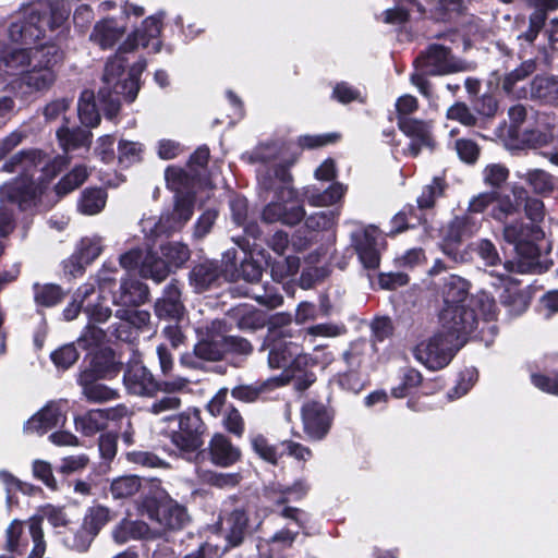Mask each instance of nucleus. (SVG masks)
Listing matches in <instances>:
<instances>
[{"instance_id": "obj_1", "label": "nucleus", "mask_w": 558, "mask_h": 558, "mask_svg": "<svg viewBox=\"0 0 558 558\" xmlns=\"http://www.w3.org/2000/svg\"><path fill=\"white\" fill-rule=\"evenodd\" d=\"M69 11L65 0H27L13 15L9 37L24 48L12 50L4 63L21 71L22 95L48 88L56 78L54 65L61 60L56 43L66 38Z\"/></svg>"}, {"instance_id": "obj_2", "label": "nucleus", "mask_w": 558, "mask_h": 558, "mask_svg": "<svg viewBox=\"0 0 558 558\" xmlns=\"http://www.w3.org/2000/svg\"><path fill=\"white\" fill-rule=\"evenodd\" d=\"M44 158L41 150L29 148L20 150L2 165V171L19 172L20 177L0 186L1 203H14L21 209L31 207L43 192L44 182L53 179L68 165L66 157H56L45 165Z\"/></svg>"}, {"instance_id": "obj_3", "label": "nucleus", "mask_w": 558, "mask_h": 558, "mask_svg": "<svg viewBox=\"0 0 558 558\" xmlns=\"http://www.w3.org/2000/svg\"><path fill=\"white\" fill-rule=\"evenodd\" d=\"M414 68L410 81L423 96L429 98L432 96V84L426 76L466 72L472 70V64L454 57L449 48L432 44L414 60Z\"/></svg>"}, {"instance_id": "obj_4", "label": "nucleus", "mask_w": 558, "mask_h": 558, "mask_svg": "<svg viewBox=\"0 0 558 558\" xmlns=\"http://www.w3.org/2000/svg\"><path fill=\"white\" fill-rule=\"evenodd\" d=\"M542 235L539 228L534 225L513 221L504 226L502 239L506 243L513 245L515 257L502 264L505 274L498 275L500 279L511 272L535 271L539 258V248L535 241L539 240Z\"/></svg>"}, {"instance_id": "obj_5", "label": "nucleus", "mask_w": 558, "mask_h": 558, "mask_svg": "<svg viewBox=\"0 0 558 558\" xmlns=\"http://www.w3.org/2000/svg\"><path fill=\"white\" fill-rule=\"evenodd\" d=\"M138 511L155 522L160 533L182 530L190 522L186 508L161 488H156L143 496L138 504Z\"/></svg>"}, {"instance_id": "obj_6", "label": "nucleus", "mask_w": 558, "mask_h": 558, "mask_svg": "<svg viewBox=\"0 0 558 558\" xmlns=\"http://www.w3.org/2000/svg\"><path fill=\"white\" fill-rule=\"evenodd\" d=\"M136 36L137 34L128 36L119 47L116 56L106 63L102 75L104 85L98 94L104 105L105 116L108 119H113L120 110V96H123V94H117L114 85H117V83H124L121 76L124 73L126 60L122 54L134 51L138 47Z\"/></svg>"}, {"instance_id": "obj_7", "label": "nucleus", "mask_w": 558, "mask_h": 558, "mask_svg": "<svg viewBox=\"0 0 558 558\" xmlns=\"http://www.w3.org/2000/svg\"><path fill=\"white\" fill-rule=\"evenodd\" d=\"M460 348L459 342H454V336L438 329L414 348V356L427 368L437 371L448 365Z\"/></svg>"}, {"instance_id": "obj_8", "label": "nucleus", "mask_w": 558, "mask_h": 558, "mask_svg": "<svg viewBox=\"0 0 558 558\" xmlns=\"http://www.w3.org/2000/svg\"><path fill=\"white\" fill-rule=\"evenodd\" d=\"M439 319V329L446 335L454 336V342H459L460 347L464 344L465 336L471 333L477 325L474 311L464 305L445 306Z\"/></svg>"}, {"instance_id": "obj_9", "label": "nucleus", "mask_w": 558, "mask_h": 558, "mask_svg": "<svg viewBox=\"0 0 558 558\" xmlns=\"http://www.w3.org/2000/svg\"><path fill=\"white\" fill-rule=\"evenodd\" d=\"M68 412L66 400L52 401L34 414L26 422L24 429L27 433L43 435L49 430L62 428L66 424Z\"/></svg>"}, {"instance_id": "obj_10", "label": "nucleus", "mask_w": 558, "mask_h": 558, "mask_svg": "<svg viewBox=\"0 0 558 558\" xmlns=\"http://www.w3.org/2000/svg\"><path fill=\"white\" fill-rule=\"evenodd\" d=\"M227 326L222 320L215 319L206 328L203 338L195 344V354L203 361L216 362L226 354Z\"/></svg>"}, {"instance_id": "obj_11", "label": "nucleus", "mask_w": 558, "mask_h": 558, "mask_svg": "<svg viewBox=\"0 0 558 558\" xmlns=\"http://www.w3.org/2000/svg\"><path fill=\"white\" fill-rule=\"evenodd\" d=\"M294 195H296L294 193ZM305 217L304 207L295 202V196L288 198H276L267 204L262 211V220L266 223L280 222L293 227Z\"/></svg>"}, {"instance_id": "obj_12", "label": "nucleus", "mask_w": 558, "mask_h": 558, "mask_svg": "<svg viewBox=\"0 0 558 558\" xmlns=\"http://www.w3.org/2000/svg\"><path fill=\"white\" fill-rule=\"evenodd\" d=\"M355 251L365 268L376 269L380 262L383 236L379 230L373 226L354 232L352 235Z\"/></svg>"}, {"instance_id": "obj_13", "label": "nucleus", "mask_w": 558, "mask_h": 558, "mask_svg": "<svg viewBox=\"0 0 558 558\" xmlns=\"http://www.w3.org/2000/svg\"><path fill=\"white\" fill-rule=\"evenodd\" d=\"M291 175L287 166L276 163L263 166L258 169V186L260 191L275 192L276 198H291L294 196V189L290 186Z\"/></svg>"}, {"instance_id": "obj_14", "label": "nucleus", "mask_w": 558, "mask_h": 558, "mask_svg": "<svg viewBox=\"0 0 558 558\" xmlns=\"http://www.w3.org/2000/svg\"><path fill=\"white\" fill-rule=\"evenodd\" d=\"M304 432L314 440L323 439L331 425V415L324 404L308 402L302 409Z\"/></svg>"}, {"instance_id": "obj_15", "label": "nucleus", "mask_w": 558, "mask_h": 558, "mask_svg": "<svg viewBox=\"0 0 558 558\" xmlns=\"http://www.w3.org/2000/svg\"><path fill=\"white\" fill-rule=\"evenodd\" d=\"M399 129L412 138L408 151L412 157H416L422 147H433L430 124L423 120L403 117L398 119Z\"/></svg>"}, {"instance_id": "obj_16", "label": "nucleus", "mask_w": 558, "mask_h": 558, "mask_svg": "<svg viewBox=\"0 0 558 558\" xmlns=\"http://www.w3.org/2000/svg\"><path fill=\"white\" fill-rule=\"evenodd\" d=\"M204 451L208 453L211 463L220 468H229L241 458L240 449L220 433H216L211 437Z\"/></svg>"}, {"instance_id": "obj_17", "label": "nucleus", "mask_w": 558, "mask_h": 558, "mask_svg": "<svg viewBox=\"0 0 558 558\" xmlns=\"http://www.w3.org/2000/svg\"><path fill=\"white\" fill-rule=\"evenodd\" d=\"M125 388L136 396H149L157 387L150 371L141 364L130 366L123 376Z\"/></svg>"}, {"instance_id": "obj_18", "label": "nucleus", "mask_w": 558, "mask_h": 558, "mask_svg": "<svg viewBox=\"0 0 558 558\" xmlns=\"http://www.w3.org/2000/svg\"><path fill=\"white\" fill-rule=\"evenodd\" d=\"M183 311L181 288L177 280H172L166 286L163 295L155 303V313L160 318L180 319Z\"/></svg>"}, {"instance_id": "obj_19", "label": "nucleus", "mask_w": 558, "mask_h": 558, "mask_svg": "<svg viewBox=\"0 0 558 558\" xmlns=\"http://www.w3.org/2000/svg\"><path fill=\"white\" fill-rule=\"evenodd\" d=\"M112 536L117 543L124 544L131 539H156L160 532L151 530L144 521L123 520L114 527Z\"/></svg>"}, {"instance_id": "obj_20", "label": "nucleus", "mask_w": 558, "mask_h": 558, "mask_svg": "<svg viewBox=\"0 0 558 558\" xmlns=\"http://www.w3.org/2000/svg\"><path fill=\"white\" fill-rule=\"evenodd\" d=\"M194 202L195 197L191 193L177 194L172 214L160 218L165 230L172 231L184 226L193 215Z\"/></svg>"}, {"instance_id": "obj_21", "label": "nucleus", "mask_w": 558, "mask_h": 558, "mask_svg": "<svg viewBox=\"0 0 558 558\" xmlns=\"http://www.w3.org/2000/svg\"><path fill=\"white\" fill-rule=\"evenodd\" d=\"M513 199L510 195L500 194L497 192L495 205L490 211V217L499 222L506 221V219L515 213L520 208V201L525 197L526 191L522 186L512 187Z\"/></svg>"}, {"instance_id": "obj_22", "label": "nucleus", "mask_w": 558, "mask_h": 558, "mask_svg": "<svg viewBox=\"0 0 558 558\" xmlns=\"http://www.w3.org/2000/svg\"><path fill=\"white\" fill-rule=\"evenodd\" d=\"M77 295H83L80 301V308H82L88 317L97 323L106 322L111 316V310L99 302L100 296L95 291L93 286H85L80 288Z\"/></svg>"}, {"instance_id": "obj_23", "label": "nucleus", "mask_w": 558, "mask_h": 558, "mask_svg": "<svg viewBox=\"0 0 558 558\" xmlns=\"http://www.w3.org/2000/svg\"><path fill=\"white\" fill-rule=\"evenodd\" d=\"M125 31V26L119 25L114 20L105 19L95 25L90 39L102 49H109L124 36Z\"/></svg>"}, {"instance_id": "obj_24", "label": "nucleus", "mask_w": 558, "mask_h": 558, "mask_svg": "<svg viewBox=\"0 0 558 558\" xmlns=\"http://www.w3.org/2000/svg\"><path fill=\"white\" fill-rule=\"evenodd\" d=\"M148 288L135 279L122 280L119 294H114V303L124 306H136L147 301Z\"/></svg>"}, {"instance_id": "obj_25", "label": "nucleus", "mask_w": 558, "mask_h": 558, "mask_svg": "<svg viewBox=\"0 0 558 558\" xmlns=\"http://www.w3.org/2000/svg\"><path fill=\"white\" fill-rule=\"evenodd\" d=\"M230 317L242 330H256L266 325L267 317L263 311L254 308L252 305L241 304L229 312Z\"/></svg>"}, {"instance_id": "obj_26", "label": "nucleus", "mask_w": 558, "mask_h": 558, "mask_svg": "<svg viewBox=\"0 0 558 558\" xmlns=\"http://www.w3.org/2000/svg\"><path fill=\"white\" fill-rule=\"evenodd\" d=\"M281 385L282 380L278 377H274L251 385H239L231 390V396L243 402H254L260 397V395Z\"/></svg>"}, {"instance_id": "obj_27", "label": "nucleus", "mask_w": 558, "mask_h": 558, "mask_svg": "<svg viewBox=\"0 0 558 558\" xmlns=\"http://www.w3.org/2000/svg\"><path fill=\"white\" fill-rule=\"evenodd\" d=\"M220 271L213 262H206L194 266L190 272V282L196 292L210 289L218 280Z\"/></svg>"}, {"instance_id": "obj_28", "label": "nucleus", "mask_w": 558, "mask_h": 558, "mask_svg": "<svg viewBox=\"0 0 558 558\" xmlns=\"http://www.w3.org/2000/svg\"><path fill=\"white\" fill-rule=\"evenodd\" d=\"M107 203V192L100 187L85 189L77 201V211L93 216L97 215L105 208Z\"/></svg>"}, {"instance_id": "obj_29", "label": "nucleus", "mask_w": 558, "mask_h": 558, "mask_svg": "<svg viewBox=\"0 0 558 558\" xmlns=\"http://www.w3.org/2000/svg\"><path fill=\"white\" fill-rule=\"evenodd\" d=\"M470 283L462 277L451 275L445 282L442 294L445 306L463 305L469 294Z\"/></svg>"}, {"instance_id": "obj_30", "label": "nucleus", "mask_w": 558, "mask_h": 558, "mask_svg": "<svg viewBox=\"0 0 558 558\" xmlns=\"http://www.w3.org/2000/svg\"><path fill=\"white\" fill-rule=\"evenodd\" d=\"M345 191L347 187L343 184L337 182L331 184L327 190L323 192L314 189H307L305 196L308 204L313 206H331L343 197Z\"/></svg>"}, {"instance_id": "obj_31", "label": "nucleus", "mask_w": 558, "mask_h": 558, "mask_svg": "<svg viewBox=\"0 0 558 558\" xmlns=\"http://www.w3.org/2000/svg\"><path fill=\"white\" fill-rule=\"evenodd\" d=\"M228 534L227 539L232 546L242 543L248 529V518L244 510L235 509L227 518Z\"/></svg>"}, {"instance_id": "obj_32", "label": "nucleus", "mask_w": 558, "mask_h": 558, "mask_svg": "<svg viewBox=\"0 0 558 558\" xmlns=\"http://www.w3.org/2000/svg\"><path fill=\"white\" fill-rule=\"evenodd\" d=\"M531 97L545 102L558 99V81L550 76H535L531 83Z\"/></svg>"}, {"instance_id": "obj_33", "label": "nucleus", "mask_w": 558, "mask_h": 558, "mask_svg": "<svg viewBox=\"0 0 558 558\" xmlns=\"http://www.w3.org/2000/svg\"><path fill=\"white\" fill-rule=\"evenodd\" d=\"M146 62L144 60L136 62L130 70L129 75L124 78V83H117L114 90L117 94H123L128 101H133L140 90V75L145 70Z\"/></svg>"}, {"instance_id": "obj_34", "label": "nucleus", "mask_w": 558, "mask_h": 558, "mask_svg": "<svg viewBox=\"0 0 558 558\" xmlns=\"http://www.w3.org/2000/svg\"><path fill=\"white\" fill-rule=\"evenodd\" d=\"M77 114L81 122L94 128L100 122V114L95 104V95L92 90H84L77 104Z\"/></svg>"}, {"instance_id": "obj_35", "label": "nucleus", "mask_w": 558, "mask_h": 558, "mask_svg": "<svg viewBox=\"0 0 558 558\" xmlns=\"http://www.w3.org/2000/svg\"><path fill=\"white\" fill-rule=\"evenodd\" d=\"M86 375L80 378V384L83 387L84 396L92 402H107L114 400L119 397L118 390L107 387L104 384L92 381L88 383Z\"/></svg>"}, {"instance_id": "obj_36", "label": "nucleus", "mask_w": 558, "mask_h": 558, "mask_svg": "<svg viewBox=\"0 0 558 558\" xmlns=\"http://www.w3.org/2000/svg\"><path fill=\"white\" fill-rule=\"evenodd\" d=\"M469 250L476 253L483 264L487 267H495L501 264V257L495 245L489 239H480L469 244Z\"/></svg>"}, {"instance_id": "obj_37", "label": "nucleus", "mask_w": 558, "mask_h": 558, "mask_svg": "<svg viewBox=\"0 0 558 558\" xmlns=\"http://www.w3.org/2000/svg\"><path fill=\"white\" fill-rule=\"evenodd\" d=\"M110 520V511L106 507H95L89 511V515L85 519V524L88 525L89 532H86L87 543L78 546L81 551H85L90 545L94 536L98 533L99 529Z\"/></svg>"}, {"instance_id": "obj_38", "label": "nucleus", "mask_w": 558, "mask_h": 558, "mask_svg": "<svg viewBox=\"0 0 558 558\" xmlns=\"http://www.w3.org/2000/svg\"><path fill=\"white\" fill-rule=\"evenodd\" d=\"M141 274L145 278H151L156 282H161L169 275V266L165 259L148 254L142 263Z\"/></svg>"}, {"instance_id": "obj_39", "label": "nucleus", "mask_w": 558, "mask_h": 558, "mask_svg": "<svg viewBox=\"0 0 558 558\" xmlns=\"http://www.w3.org/2000/svg\"><path fill=\"white\" fill-rule=\"evenodd\" d=\"M538 125L542 129H529L521 133V143L532 148L548 145L554 138L551 128L544 126L538 118Z\"/></svg>"}, {"instance_id": "obj_40", "label": "nucleus", "mask_w": 558, "mask_h": 558, "mask_svg": "<svg viewBox=\"0 0 558 558\" xmlns=\"http://www.w3.org/2000/svg\"><path fill=\"white\" fill-rule=\"evenodd\" d=\"M75 427L86 436L93 435L105 427V415L100 409L88 411L75 417Z\"/></svg>"}, {"instance_id": "obj_41", "label": "nucleus", "mask_w": 558, "mask_h": 558, "mask_svg": "<svg viewBox=\"0 0 558 558\" xmlns=\"http://www.w3.org/2000/svg\"><path fill=\"white\" fill-rule=\"evenodd\" d=\"M300 268V259L296 256H288L274 260L270 264V274L275 281L281 282L295 275Z\"/></svg>"}, {"instance_id": "obj_42", "label": "nucleus", "mask_w": 558, "mask_h": 558, "mask_svg": "<svg viewBox=\"0 0 558 558\" xmlns=\"http://www.w3.org/2000/svg\"><path fill=\"white\" fill-rule=\"evenodd\" d=\"M64 296L61 288L57 284H34V298L38 305L53 306Z\"/></svg>"}, {"instance_id": "obj_43", "label": "nucleus", "mask_w": 558, "mask_h": 558, "mask_svg": "<svg viewBox=\"0 0 558 558\" xmlns=\"http://www.w3.org/2000/svg\"><path fill=\"white\" fill-rule=\"evenodd\" d=\"M251 446L260 459L270 464L276 465L281 457L277 448L262 434L251 436Z\"/></svg>"}, {"instance_id": "obj_44", "label": "nucleus", "mask_w": 558, "mask_h": 558, "mask_svg": "<svg viewBox=\"0 0 558 558\" xmlns=\"http://www.w3.org/2000/svg\"><path fill=\"white\" fill-rule=\"evenodd\" d=\"M141 488V480L137 476H121L112 481L110 492L114 499L129 498Z\"/></svg>"}, {"instance_id": "obj_45", "label": "nucleus", "mask_w": 558, "mask_h": 558, "mask_svg": "<svg viewBox=\"0 0 558 558\" xmlns=\"http://www.w3.org/2000/svg\"><path fill=\"white\" fill-rule=\"evenodd\" d=\"M460 241H461L460 236L450 232L442 244L444 254L446 256H448L456 264L468 263L472 258V256H471L472 251L469 250V247L463 248V250H461L459 247L458 244L460 243Z\"/></svg>"}, {"instance_id": "obj_46", "label": "nucleus", "mask_w": 558, "mask_h": 558, "mask_svg": "<svg viewBox=\"0 0 558 558\" xmlns=\"http://www.w3.org/2000/svg\"><path fill=\"white\" fill-rule=\"evenodd\" d=\"M181 399L177 395H165L155 400L148 411L155 415H165V420H171V413L177 412L181 408Z\"/></svg>"}, {"instance_id": "obj_47", "label": "nucleus", "mask_w": 558, "mask_h": 558, "mask_svg": "<svg viewBox=\"0 0 558 558\" xmlns=\"http://www.w3.org/2000/svg\"><path fill=\"white\" fill-rule=\"evenodd\" d=\"M473 214H469L466 210L465 215L456 217L450 225V232L462 238L471 236L477 232L482 226L481 220L475 219Z\"/></svg>"}, {"instance_id": "obj_48", "label": "nucleus", "mask_w": 558, "mask_h": 558, "mask_svg": "<svg viewBox=\"0 0 558 558\" xmlns=\"http://www.w3.org/2000/svg\"><path fill=\"white\" fill-rule=\"evenodd\" d=\"M519 177L524 179L536 193H547L554 187L551 175L541 169L529 170Z\"/></svg>"}, {"instance_id": "obj_49", "label": "nucleus", "mask_w": 558, "mask_h": 558, "mask_svg": "<svg viewBox=\"0 0 558 558\" xmlns=\"http://www.w3.org/2000/svg\"><path fill=\"white\" fill-rule=\"evenodd\" d=\"M101 252V239L97 235L84 238L77 247V260L80 264H88L99 256Z\"/></svg>"}, {"instance_id": "obj_50", "label": "nucleus", "mask_w": 558, "mask_h": 558, "mask_svg": "<svg viewBox=\"0 0 558 558\" xmlns=\"http://www.w3.org/2000/svg\"><path fill=\"white\" fill-rule=\"evenodd\" d=\"M161 255L167 263L178 267L190 258V250L186 245L179 242H169L161 245Z\"/></svg>"}, {"instance_id": "obj_51", "label": "nucleus", "mask_w": 558, "mask_h": 558, "mask_svg": "<svg viewBox=\"0 0 558 558\" xmlns=\"http://www.w3.org/2000/svg\"><path fill=\"white\" fill-rule=\"evenodd\" d=\"M171 442L183 454L194 453L203 446L202 436L182 432L172 433Z\"/></svg>"}, {"instance_id": "obj_52", "label": "nucleus", "mask_w": 558, "mask_h": 558, "mask_svg": "<svg viewBox=\"0 0 558 558\" xmlns=\"http://www.w3.org/2000/svg\"><path fill=\"white\" fill-rule=\"evenodd\" d=\"M94 372L98 377H111L120 371V365L114 362L111 351H102L93 360Z\"/></svg>"}, {"instance_id": "obj_53", "label": "nucleus", "mask_w": 558, "mask_h": 558, "mask_svg": "<svg viewBox=\"0 0 558 558\" xmlns=\"http://www.w3.org/2000/svg\"><path fill=\"white\" fill-rule=\"evenodd\" d=\"M119 162L130 166L142 160L143 146L137 142L120 141L118 146Z\"/></svg>"}, {"instance_id": "obj_54", "label": "nucleus", "mask_w": 558, "mask_h": 558, "mask_svg": "<svg viewBox=\"0 0 558 558\" xmlns=\"http://www.w3.org/2000/svg\"><path fill=\"white\" fill-rule=\"evenodd\" d=\"M161 31V21L157 16H149L143 22L142 29H137L130 36L137 34L138 46L146 47L150 38H157Z\"/></svg>"}, {"instance_id": "obj_55", "label": "nucleus", "mask_w": 558, "mask_h": 558, "mask_svg": "<svg viewBox=\"0 0 558 558\" xmlns=\"http://www.w3.org/2000/svg\"><path fill=\"white\" fill-rule=\"evenodd\" d=\"M445 183L440 178H434L430 184L424 186L421 195L417 197V205L421 208H430L436 198L444 193Z\"/></svg>"}, {"instance_id": "obj_56", "label": "nucleus", "mask_w": 558, "mask_h": 558, "mask_svg": "<svg viewBox=\"0 0 558 558\" xmlns=\"http://www.w3.org/2000/svg\"><path fill=\"white\" fill-rule=\"evenodd\" d=\"M202 436L204 433V424L198 411H186L179 415V430Z\"/></svg>"}, {"instance_id": "obj_57", "label": "nucleus", "mask_w": 558, "mask_h": 558, "mask_svg": "<svg viewBox=\"0 0 558 558\" xmlns=\"http://www.w3.org/2000/svg\"><path fill=\"white\" fill-rule=\"evenodd\" d=\"M222 424L229 433L236 437H241L244 434V420L239 410L231 404L226 408Z\"/></svg>"}, {"instance_id": "obj_58", "label": "nucleus", "mask_w": 558, "mask_h": 558, "mask_svg": "<svg viewBox=\"0 0 558 558\" xmlns=\"http://www.w3.org/2000/svg\"><path fill=\"white\" fill-rule=\"evenodd\" d=\"M535 69L536 64L533 60L524 61L519 68L506 75L502 82V88L507 93H511L515 83L532 74Z\"/></svg>"}, {"instance_id": "obj_59", "label": "nucleus", "mask_w": 558, "mask_h": 558, "mask_svg": "<svg viewBox=\"0 0 558 558\" xmlns=\"http://www.w3.org/2000/svg\"><path fill=\"white\" fill-rule=\"evenodd\" d=\"M509 177V170L500 163H492L486 166L483 171L484 182L493 187L501 186Z\"/></svg>"}, {"instance_id": "obj_60", "label": "nucleus", "mask_w": 558, "mask_h": 558, "mask_svg": "<svg viewBox=\"0 0 558 558\" xmlns=\"http://www.w3.org/2000/svg\"><path fill=\"white\" fill-rule=\"evenodd\" d=\"M203 480L209 485L226 488L236 486L240 483L241 476L239 473L206 472L203 475Z\"/></svg>"}, {"instance_id": "obj_61", "label": "nucleus", "mask_w": 558, "mask_h": 558, "mask_svg": "<svg viewBox=\"0 0 558 558\" xmlns=\"http://www.w3.org/2000/svg\"><path fill=\"white\" fill-rule=\"evenodd\" d=\"M337 214L332 210L318 211L306 218L305 226L314 231L327 230L333 226Z\"/></svg>"}, {"instance_id": "obj_62", "label": "nucleus", "mask_w": 558, "mask_h": 558, "mask_svg": "<svg viewBox=\"0 0 558 558\" xmlns=\"http://www.w3.org/2000/svg\"><path fill=\"white\" fill-rule=\"evenodd\" d=\"M281 344V356H289V367L300 368L307 363V355L301 353V348L292 341H279Z\"/></svg>"}, {"instance_id": "obj_63", "label": "nucleus", "mask_w": 558, "mask_h": 558, "mask_svg": "<svg viewBox=\"0 0 558 558\" xmlns=\"http://www.w3.org/2000/svg\"><path fill=\"white\" fill-rule=\"evenodd\" d=\"M447 118L449 120L459 121L465 126H473L476 123V117L471 112L470 108L464 102H456L447 110Z\"/></svg>"}, {"instance_id": "obj_64", "label": "nucleus", "mask_w": 558, "mask_h": 558, "mask_svg": "<svg viewBox=\"0 0 558 558\" xmlns=\"http://www.w3.org/2000/svg\"><path fill=\"white\" fill-rule=\"evenodd\" d=\"M456 150L459 158L466 163L475 162L480 155V147L477 144L465 138L456 141Z\"/></svg>"}]
</instances>
